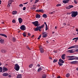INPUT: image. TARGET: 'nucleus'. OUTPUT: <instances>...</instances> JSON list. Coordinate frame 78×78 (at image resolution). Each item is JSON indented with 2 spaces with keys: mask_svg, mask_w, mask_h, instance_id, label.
I'll use <instances>...</instances> for the list:
<instances>
[{
  "mask_svg": "<svg viewBox=\"0 0 78 78\" xmlns=\"http://www.w3.org/2000/svg\"><path fill=\"white\" fill-rule=\"evenodd\" d=\"M71 14V16L72 17H75L78 15V12L72 11L71 13H70L69 14Z\"/></svg>",
  "mask_w": 78,
  "mask_h": 78,
  "instance_id": "1",
  "label": "nucleus"
},
{
  "mask_svg": "<svg viewBox=\"0 0 78 78\" xmlns=\"http://www.w3.org/2000/svg\"><path fill=\"white\" fill-rule=\"evenodd\" d=\"M14 69L16 70V71H18L20 69V67H19V66L18 64H16L15 65Z\"/></svg>",
  "mask_w": 78,
  "mask_h": 78,
  "instance_id": "2",
  "label": "nucleus"
},
{
  "mask_svg": "<svg viewBox=\"0 0 78 78\" xmlns=\"http://www.w3.org/2000/svg\"><path fill=\"white\" fill-rule=\"evenodd\" d=\"M67 58H69L68 59V60H74L75 59V56H67Z\"/></svg>",
  "mask_w": 78,
  "mask_h": 78,
  "instance_id": "3",
  "label": "nucleus"
},
{
  "mask_svg": "<svg viewBox=\"0 0 78 78\" xmlns=\"http://www.w3.org/2000/svg\"><path fill=\"white\" fill-rule=\"evenodd\" d=\"M39 22L38 21H36L32 23V24H33L35 27H38L39 26V25L38 24Z\"/></svg>",
  "mask_w": 78,
  "mask_h": 78,
  "instance_id": "4",
  "label": "nucleus"
},
{
  "mask_svg": "<svg viewBox=\"0 0 78 78\" xmlns=\"http://www.w3.org/2000/svg\"><path fill=\"white\" fill-rule=\"evenodd\" d=\"M14 1L12 0H9L8 2V5H7V6L8 7H10V5H11L12 4V2H13Z\"/></svg>",
  "mask_w": 78,
  "mask_h": 78,
  "instance_id": "5",
  "label": "nucleus"
},
{
  "mask_svg": "<svg viewBox=\"0 0 78 78\" xmlns=\"http://www.w3.org/2000/svg\"><path fill=\"white\" fill-rule=\"evenodd\" d=\"M20 29L21 30H26V28L25 27V26L24 25H23L21 26L20 27Z\"/></svg>",
  "mask_w": 78,
  "mask_h": 78,
  "instance_id": "6",
  "label": "nucleus"
},
{
  "mask_svg": "<svg viewBox=\"0 0 78 78\" xmlns=\"http://www.w3.org/2000/svg\"><path fill=\"white\" fill-rule=\"evenodd\" d=\"M74 6L73 5H69L67 7H66V9H70L71 8H73Z\"/></svg>",
  "mask_w": 78,
  "mask_h": 78,
  "instance_id": "7",
  "label": "nucleus"
},
{
  "mask_svg": "<svg viewBox=\"0 0 78 78\" xmlns=\"http://www.w3.org/2000/svg\"><path fill=\"white\" fill-rule=\"evenodd\" d=\"M18 20L20 24L22 23V22H23V20H22L21 18H18Z\"/></svg>",
  "mask_w": 78,
  "mask_h": 78,
  "instance_id": "8",
  "label": "nucleus"
},
{
  "mask_svg": "<svg viewBox=\"0 0 78 78\" xmlns=\"http://www.w3.org/2000/svg\"><path fill=\"white\" fill-rule=\"evenodd\" d=\"M74 50V49L70 50L67 51V52H68V53H74V51H73Z\"/></svg>",
  "mask_w": 78,
  "mask_h": 78,
  "instance_id": "9",
  "label": "nucleus"
},
{
  "mask_svg": "<svg viewBox=\"0 0 78 78\" xmlns=\"http://www.w3.org/2000/svg\"><path fill=\"white\" fill-rule=\"evenodd\" d=\"M47 36H48L47 34H45V32H44V33H43V37H46Z\"/></svg>",
  "mask_w": 78,
  "mask_h": 78,
  "instance_id": "10",
  "label": "nucleus"
},
{
  "mask_svg": "<svg viewBox=\"0 0 78 78\" xmlns=\"http://www.w3.org/2000/svg\"><path fill=\"white\" fill-rule=\"evenodd\" d=\"M9 75V74L6 73H4L2 74V76H8Z\"/></svg>",
  "mask_w": 78,
  "mask_h": 78,
  "instance_id": "11",
  "label": "nucleus"
},
{
  "mask_svg": "<svg viewBox=\"0 0 78 78\" xmlns=\"http://www.w3.org/2000/svg\"><path fill=\"white\" fill-rule=\"evenodd\" d=\"M65 56H66V54H63L62 56V59H63V60H65Z\"/></svg>",
  "mask_w": 78,
  "mask_h": 78,
  "instance_id": "12",
  "label": "nucleus"
},
{
  "mask_svg": "<svg viewBox=\"0 0 78 78\" xmlns=\"http://www.w3.org/2000/svg\"><path fill=\"white\" fill-rule=\"evenodd\" d=\"M59 62H60V63H62V64H63L64 63V60H62L61 59H60L59 60Z\"/></svg>",
  "mask_w": 78,
  "mask_h": 78,
  "instance_id": "13",
  "label": "nucleus"
},
{
  "mask_svg": "<svg viewBox=\"0 0 78 78\" xmlns=\"http://www.w3.org/2000/svg\"><path fill=\"white\" fill-rule=\"evenodd\" d=\"M44 26H45V24H43L42 25H41V26H39L38 27L39 29H42V28H44Z\"/></svg>",
  "mask_w": 78,
  "mask_h": 78,
  "instance_id": "14",
  "label": "nucleus"
},
{
  "mask_svg": "<svg viewBox=\"0 0 78 78\" xmlns=\"http://www.w3.org/2000/svg\"><path fill=\"white\" fill-rule=\"evenodd\" d=\"M3 71H5V72H6V71H7V70H8V69L7 68L5 67H3Z\"/></svg>",
  "mask_w": 78,
  "mask_h": 78,
  "instance_id": "15",
  "label": "nucleus"
},
{
  "mask_svg": "<svg viewBox=\"0 0 78 78\" xmlns=\"http://www.w3.org/2000/svg\"><path fill=\"white\" fill-rule=\"evenodd\" d=\"M0 36H4V37H7V35H6L3 34H0Z\"/></svg>",
  "mask_w": 78,
  "mask_h": 78,
  "instance_id": "16",
  "label": "nucleus"
},
{
  "mask_svg": "<svg viewBox=\"0 0 78 78\" xmlns=\"http://www.w3.org/2000/svg\"><path fill=\"white\" fill-rule=\"evenodd\" d=\"M1 52H2V53H6V50H5L4 49H2L1 50Z\"/></svg>",
  "mask_w": 78,
  "mask_h": 78,
  "instance_id": "17",
  "label": "nucleus"
},
{
  "mask_svg": "<svg viewBox=\"0 0 78 78\" xmlns=\"http://www.w3.org/2000/svg\"><path fill=\"white\" fill-rule=\"evenodd\" d=\"M39 27H38V26H37V27L35 28V29H34V31H37L39 30Z\"/></svg>",
  "mask_w": 78,
  "mask_h": 78,
  "instance_id": "18",
  "label": "nucleus"
},
{
  "mask_svg": "<svg viewBox=\"0 0 78 78\" xmlns=\"http://www.w3.org/2000/svg\"><path fill=\"white\" fill-rule=\"evenodd\" d=\"M36 18H41V16L39 14H37L35 16Z\"/></svg>",
  "mask_w": 78,
  "mask_h": 78,
  "instance_id": "19",
  "label": "nucleus"
},
{
  "mask_svg": "<svg viewBox=\"0 0 78 78\" xmlns=\"http://www.w3.org/2000/svg\"><path fill=\"white\" fill-rule=\"evenodd\" d=\"M17 13V12L16 11H13L12 12V14L13 15H16Z\"/></svg>",
  "mask_w": 78,
  "mask_h": 78,
  "instance_id": "20",
  "label": "nucleus"
},
{
  "mask_svg": "<svg viewBox=\"0 0 78 78\" xmlns=\"http://www.w3.org/2000/svg\"><path fill=\"white\" fill-rule=\"evenodd\" d=\"M0 42L1 44H3L4 43V39H1Z\"/></svg>",
  "mask_w": 78,
  "mask_h": 78,
  "instance_id": "21",
  "label": "nucleus"
},
{
  "mask_svg": "<svg viewBox=\"0 0 78 78\" xmlns=\"http://www.w3.org/2000/svg\"><path fill=\"white\" fill-rule=\"evenodd\" d=\"M71 48H75V45L72 46H71L69 47L68 49H70Z\"/></svg>",
  "mask_w": 78,
  "mask_h": 78,
  "instance_id": "22",
  "label": "nucleus"
},
{
  "mask_svg": "<svg viewBox=\"0 0 78 78\" xmlns=\"http://www.w3.org/2000/svg\"><path fill=\"white\" fill-rule=\"evenodd\" d=\"M16 78H22V75L19 74L17 76Z\"/></svg>",
  "mask_w": 78,
  "mask_h": 78,
  "instance_id": "23",
  "label": "nucleus"
},
{
  "mask_svg": "<svg viewBox=\"0 0 78 78\" xmlns=\"http://www.w3.org/2000/svg\"><path fill=\"white\" fill-rule=\"evenodd\" d=\"M62 2L63 3L65 4H66V3H69V2L67 1L66 0H63L62 1Z\"/></svg>",
  "mask_w": 78,
  "mask_h": 78,
  "instance_id": "24",
  "label": "nucleus"
},
{
  "mask_svg": "<svg viewBox=\"0 0 78 78\" xmlns=\"http://www.w3.org/2000/svg\"><path fill=\"white\" fill-rule=\"evenodd\" d=\"M71 64H76L77 63V61H74L71 62Z\"/></svg>",
  "mask_w": 78,
  "mask_h": 78,
  "instance_id": "25",
  "label": "nucleus"
},
{
  "mask_svg": "<svg viewBox=\"0 0 78 78\" xmlns=\"http://www.w3.org/2000/svg\"><path fill=\"white\" fill-rule=\"evenodd\" d=\"M47 77V75L46 74H43L42 75V78H46Z\"/></svg>",
  "mask_w": 78,
  "mask_h": 78,
  "instance_id": "26",
  "label": "nucleus"
},
{
  "mask_svg": "<svg viewBox=\"0 0 78 78\" xmlns=\"http://www.w3.org/2000/svg\"><path fill=\"white\" fill-rule=\"evenodd\" d=\"M42 16L44 18H47V15H46V14H43Z\"/></svg>",
  "mask_w": 78,
  "mask_h": 78,
  "instance_id": "27",
  "label": "nucleus"
},
{
  "mask_svg": "<svg viewBox=\"0 0 78 78\" xmlns=\"http://www.w3.org/2000/svg\"><path fill=\"white\" fill-rule=\"evenodd\" d=\"M12 41L13 42H16V38L13 37L12 38Z\"/></svg>",
  "mask_w": 78,
  "mask_h": 78,
  "instance_id": "28",
  "label": "nucleus"
},
{
  "mask_svg": "<svg viewBox=\"0 0 78 78\" xmlns=\"http://www.w3.org/2000/svg\"><path fill=\"white\" fill-rule=\"evenodd\" d=\"M70 75V74L69 73H67L66 75V77L67 78H68V77H69Z\"/></svg>",
  "mask_w": 78,
  "mask_h": 78,
  "instance_id": "29",
  "label": "nucleus"
},
{
  "mask_svg": "<svg viewBox=\"0 0 78 78\" xmlns=\"http://www.w3.org/2000/svg\"><path fill=\"white\" fill-rule=\"evenodd\" d=\"M75 39H76V40H75V42H76L77 41H78V39H77V38L76 37L75 38H74L73 39V40H75Z\"/></svg>",
  "mask_w": 78,
  "mask_h": 78,
  "instance_id": "30",
  "label": "nucleus"
},
{
  "mask_svg": "<svg viewBox=\"0 0 78 78\" xmlns=\"http://www.w3.org/2000/svg\"><path fill=\"white\" fill-rule=\"evenodd\" d=\"M33 64H30L29 66V67H30V68H31V67H33Z\"/></svg>",
  "mask_w": 78,
  "mask_h": 78,
  "instance_id": "31",
  "label": "nucleus"
},
{
  "mask_svg": "<svg viewBox=\"0 0 78 78\" xmlns=\"http://www.w3.org/2000/svg\"><path fill=\"white\" fill-rule=\"evenodd\" d=\"M58 64H59V66H62L63 65V64L62 63H61L59 62H58Z\"/></svg>",
  "mask_w": 78,
  "mask_h": 78,
  "instance_id": "32",
  "label": "nucleus"
},
{
  "mask_svg": "<svg viewBox=\"0 0 78 78\" xmlns=\"http://www.w3.org/2000/svg\"><path fill=\"white\" fill-rule=\"evenodd\" d=\"M42 70V68L40 67L37 70L38 72H40Z\"/></svg>",
  "mask_w": 78,
  "mask_h": 78,
  "instance_id": "33",
  "label": "nucleus"
},
{
  "mask_svg": "<svg viewBox=\"0 0 78 78\" xmlns=\"http://www.w3.org/2000/svg\"><path fill=\"white\" fill-rule=\"evenodd\" d=\"M26 48H27L28 49V50H31V48L29 47V46L28 45L26 46Z\"/></svg>",
  "mask_w": 78,
  "mask_h": 78,
  "instance_id": "34",
  "label": "nucleus"
},
{
  "mask_svg": "<svg viewBox=\"0 0 78 78\" xmlns=\"http://www.w3.org/2000/svg\"><path fill=\"white\" fill-rule=\"evenodd\" d=\"M2 70H3V68L0 67V72H2Z\"/></svg>",
  "mask_w": 78,
  "mask_h": 78,
  "instance_id": "35",
  "label": "nucleus"
},
{
  "mask_svg": "<svg viewBox=\"0 0 78 78\" xmlns=\"http://www.w3.org/2000/svg\"><path fill=\"white\" fill-rule=\"evenodd\" d=\"M12 22L13 23H16V21L15 20H12Z\"/></svg>",
  "mask_w": 78,
  "mask_h": 78,
  "instance_id": "36",
  "label": "nucleus"
},
{
  "mask_svg": "<svg viewBox=\"0 0 78 78\" xmlns=\"http://www.w3.org/2000/svg\"><path fill=\"white\" fill-rule=\"evenodd\" d=\"M74 2L75 3V4H77L78 2H77V1H76V0H74Z\"/></svg>",
  "mask_w": 78,
  "mask_h": 78,
  "instance_id": "37",
  "label": "nucleus"
},
{
  "mask_svg": "<svg viewBox=\"0 0 78 78\" xmlns=\"http://www.w3.org/2000/svg\"><path fill=\"white\" fill-rule=\"evenodd\" d=\"M61 6V4H58L56 5V6Z\"/></svg>",
  "mask_w": 78,
  "mask_h": 78,
  "instance_id": "38",
  "label": "nucleus"
},
{
  "mask_svg": "<svg viewBox=\"0 0 78 78\" xmlns=\"http://www.w3.org/2000/svg\"><path fill=\"white\" fill-rule=\"evenodd\" d=\"M55 11H53V12H50V14H54V13H55Z\"/></svg>",
  "mask_w": 78,
  "mask_h": 78,
  "instance_id": "39",
  "label": "nucleus"
},
{
  "mask_svg": "<svg viewBox=\"0 0 78 78\" xmlns=\"http://www.w3.org/2000/svg\"><path fill=\"white\" fill-rule=\"evenodd\" d=\"M58 62V60H54L53 61V62Z\"/></svg>",
  "mask_w": 78,
  "mask_h": 78,
  "instance_id": "40",
  "label": "nucleus"
},
{
  "mask_svg": "<svg viewBox=\"0 0 78 78\" xmlns=\"http://www.w3.org/2000/svg\"><path fill=\"white\" fill-rule=\"evenodd\" d=\"M39 1V0H36L35 2H34V4H36V3H37Z\"/></svg>",
  "mask_w": 78,
  "mask_h": 78,
  "instance_id": "41",
  "label": "nucleus"
},
{
  "mask_svg": "<svg viewBox=\"0 0 78 78\" xmlns=\"http://www.w3.org/2000/svg\"><path fill=\"white\" fill-rule=\"evenodd\" d=\"M41 35H40L39 36V37L37 38V39H40L41 38Z\"/></svg>",
  "mask_w": 78,
  "mask_h": 78,
  "instance_id": "42",
  "label": "nucleus"
},
{
  "mask_svg": "<svg viewBox=\"0 0 78 78\" xmlns=\"http://www.w3.org/2000/svg\"><path fill=\"white\" fill-rule=\"evenodd\" d=\"M19 6H20V7H23V5L22 4H20V5H19Z\"/></svg>",
  "mask_w": 78,
  "mask_h": 78,
  "instance_id": "43",
  "label": "nucleus"
},
{
  "mask_svg": "<svg viewBox=\"0 0 78 78\" xmlns=\"http://www.w3.org/2000/svg\"><path fill=\"white\" fill-rule=\"evenodd\" d=\"M75 48H78V45H75Z\"/></svg>",
  "mask_w": 78,
  "mask_h": 78,
  "instance_id": "44",
  "label": "nucleus"
},
{
  "mask_svg": "<svg viewBox=\"0 0 78 78\" xmlns=\"http://www.w3.org/2000/svg\"><path fill=\"white\" fill-rule=\"evenodd\" d=\"M41 53H44V50H40Z\"/></svg>",
  "mask_w": 78,
  "mask_h": 78,
  "instance_id": "45",
  "label": "nucleus"
},
{
  "mask_svg": "<svg viewBox=\"0 0 78 78\" xmlns=\"http://www.w3.org/2000/svg\"><path fill=\"white\" fill-rule=\"evenodd\" d=\"M40 12H44V10L42 9H40Z\"/></svg>",
  "mask_w": 78,
  "mask_h": 78,
  "instance_id": "46",
  "label": "nucleus"
},
{
  "mask_svg": "<svg viewBox=\"0 0 78 78\" xmlns=\"http://www.w3.org/2000/svg\"><path fill=\"white\" fill-rule=\"evenodd\" d=\"M23 36L24 37H26V34L25 33H23Z\"/></svg>",
  "mask_w": 78,
  "mask_h": 78,
  "instance_id": "47",
  "label": "nucleus"
},
{
  "mask_svg": "<svg viewBox=\"0 0 78 78\" xmlns=\"http://www.w3.org/2000/svg\"><path fill=\"white\" fill-rule=\"evenodd\" d=\"M75 59H76V60H78V57H75Z\"/></svg>",
  "mask_w": 78,
  "mask_h": 78,
  "instance_id": "48",
  "label": "nucleus"
},
{
  "mask_svg": "<svg viewBox=\"0 0 78 78\" xmlns=\"http://www.w3.org/2000/svg\"><path fill=\"white\" fill-rule=\"evenodd\" d=\"M23 11H25V9H26V7H24L23 9Z\"/></svg>",
  "mask_w": 78,
  "mask_h": 78,
  "instance_id": "49",
  "label": "nucleus"
},
{
  "mask_svg": "<svg viewBox=\"0 0 78 78\" xmlns=\"http://www.w3.org/2000/svg\"><path fill=\"white\" fill-rule=\"evenodd\" d=\"M40 50H44V49L42 48H40Z\"/></svg>",
  "mask_w": 78,
  "mask_h": 78,
  "instance_id": "50",
  "label": "nucleus"
},
{
  "mask_svg": "<svg viewBox=\"0 0 78 78\" xmlns=\"http://www.w3.org/2000/svg\"><path fill=\"white\" fill-rule=\"evenodd\" d=\"M28 36H31V34H30V33H28Z\"/></svg>",
  "mask_w": 78,
  "mask_h": 78,
  "instance_id": "51",
  "label": "nucleus"
},
{
  "mask_svg": "<svg viewBox=\"0 0 78 78\" xmlns=\"http://www.w3.org/2000/svg\"><path fill=\"white\" fill-rule=\"evenodd\" d=\"M36 12H40V9H38L36 10Z\"/></svg>",
  "mask_w": 78,
  "mask_h": 78,
  "instance_id": "52",
  "label": "nucleus"
},
{
  "mask_svg": "<svg viewBox=\"0 0 78 78\" xmlns=\"http://www.w3.org/2000/svg\"><path fill=\"white\" fill-rule=\"evenodd\" d=\"M75 51H76V52H78V49H76L75 50Z\"/></svg>",
  "mask_w": 78,
  "mask_h": 78,
  "instance_id": "53",
  "label": "nucleus"
},
{
  "mask_svg": "<svg viewBox=\"0 0 78 78\" xmlns=\"http://www.w3.org/2000/svg\"><path fill=\"white\" fill-rule=\"evenodd\" d=\"M48 30V27H46V28H45L46 31H47V30Z\"/></svg>",
  "mask_w": 78,
  "mask_h": 78,
  "instance_id": "54",
  "label": "nucleus"
},
{
  "mask_svg": "<svg viewBox=\"0 0 78 78\" xmlns=\"http://www.w3.org/2000/svg\"><path fill=\"white\" fill-rule=\"evenodd\" d=\"M28 3V2H26L25 3H23V5H27Z\"/></svg>",
  "mask_w": 78,
  "mask_h": 78,
  "instance_id": "55",
  "label": "nucleus"
},
{
  "mask_svg": "<svg viewBox=\"0 0 78 78\" xmlns=\"http://www.w3.org/2000/svg\"><path fill=\"white\" fill-rule=\"evenodd\" d=\"M63 25H64V26H66V23H63Z\"/></svg>",
  "mask_w": 78,
  "mask_h": 78,
  "instance_id": "56",
  "label": "nucleus"
},
{
  "mask_svg": "<svg viewBox=\"0 0 78 78\" xmlns=\"http://www.w3.org/2000/svg\"><path fill=\"white\" fill-rule=\"evenodd\" d=\"M37 66L38 67H40V65H39V64H38L37 65Z\"/></svg>",
  "mask_w": 78,
  "mask_h": 78,
  "instance_id": "57",
  "label": "nucleus"
},
{
  "mask_svg": "<svg viewBox=\"0 0 78 78\" xmlns=\"http://www.w3.org/2000/svg\"><path fill=\"white\" fill-rule=\"evenodd\" d=\"M76 31H77V32H78V29H76Z\"/></svg>",
  "mask_w": 78,
  "mask_h": 78,
  "instance_id": "58",
  "label": "nucleus"
},
{
  "mask_svg": "<svg viewBox=\"0 0 78 78\" xmlns=\"http://www.w3.org/2000/svg\"><path fill=\"white\" fill-rule=\"evenodd\" d=\"M38 30L39 31H41V29H38Z\"/></svg>",
  "mask_w": 78,
  "mask_h": 78,
  "instance_id": "59",
  "label": "nucleus"
},
{
  "mask_svg": "<svg viewBox=\"0 0 78 78\" xmlns=\"http://www.w3.org/2000/svg\"><path fill=\"white\" fill-rule=\"evenodd\" d=\"M33 9H36V7H33Z\"/></svg>",
  "mask_w": 78,
  "mask_h": 78,
  "instance_id": "60",
  "label": "nucleus"
},
{
  "mask_svg": "<svg viewBox=\"0 0 78 78\" xmlns=\"http://www.w3.org/2000/svg\"><path fill=\"white\" fill-rule=\"evenodd\" d=\"M57 28H58L57 27H55V30H56V29H57Z\"/></svg>",
  "mask_w": 78,
  "mask_h": 78,
  "instance_id": "61",
  "label": "nucleus"
},
{
  "mask_svg": "<svg viewBox=\"0 0 78 78\" xmlns=\"http://www.w3.org/2000/svg\"><path fill=\"white\" fill-rule=\"evenodd\" d=\"M9 77L10 78V77H11V75H9Z\"/></svg>",
  "mask_w": 78,
  "mask_h": 78,
  "instance_id": "62",
  "label": "nucleus"
},
{
  "mask_svg": "<svg viewBox=\"0 0 78 78\" xmlns=\"http://www.w3.org/2000/svg\"><path fill=\"white\" fill-rule=\"evenodd\" d=\"M46 27H48V26H47V24H45Z\"/></svg>",
  "mask_w": 78,
  "mask_h": 78,
  "instance_id": "63",
  "label": "nucleus"
},
{
  "mask_svg": "<svg viewBox=\"0 0 78 78\" xmlns=\"http://www.w3.org/2000/svg\"><path fill=\"white\" fill-rule=\"evenodd\" d=\"M76 70L77 71H78V68H76Z\"/></svg>",
  "mask_w": 78,
  "mask_h": 78,
  "instance_id": "64",
  "label": "nucleus"
}]
</instances>
